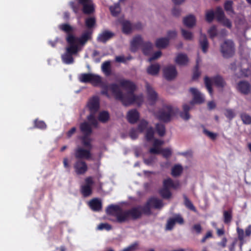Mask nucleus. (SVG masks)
<instances>
[{"instance_id": "nucleus-1", "label": "nucleus", "mask_w": 251, "mask_h": 251, "mask_svg": "<svg viewBox=\"0 0 251 251\" xmlns=\"http://www.w3.org/2000/svg\"><path fill=\"white\" fill-rule=\"evenodd\" d=\"M109 90L112 92L115 99L120 100L125 106H129L134 103L141 104L143 102L142 96L135 95L134 93H127L124 94L119 86L116 83H113L110 84L102 85L101 94L109 98Z\"/></svg>"}, {"instance_id": "nucleus-2", "label": "nucleus", "mask_w": 251, "mask_h": 251, "mask_svg": "<svg viewBox=\"0 0 251 251\" xmlns=\"http://www.w3.org/2000/svg\"><path fill=\"white\" fill-rule=\"evenodd\" d=\"M141 208V206H138L124 210L119 205L111 204L107 207L106 212L107 215L115 218V219H110V221L122 224L130 219L135 220L140 218L142 215Z\"/></svg>"}, {"instance_id": "nucleus-3", "label": "nucleus", "mask_w": 251, "mask_h": 251, "mask_svg": "<svg viewBox=\"0 0 251 251\" xmlns=\"http://www.w3.org/2000/svg\"><path fill=\"white\" fill-rule=\"evenodd\" d=\"M59 28L67 34L66 40L69 44V47L66 48V52L72 55L76 54L78 50V47L76 43V37L73 34V27L68 24H63L59 25Z\"/></svg>"}, {"instance_id": "nucleus-4", "label": "nucleus", "mask_w": 251, "mask_h": 251, "mask_svg": "<svg viewBox=\"0 0 251 251\" xmlns=\"http://www.w3.org/2000/svg\"><path fill=\"white\" fill-rule=\"evenodd\" d=\"M175 114L174 109L172 106L165 105L156 113L155 116L159 121L168 123Z\"/></svg>"}, {"instance_id": "nucleus-5", "label": "nucleus", "mask_w": 251, "mask_h": 251, "mask_svg": "<svg viewBox=\"0 0 251 251\" xmlns=\"http://www.w3.org/2000/svg\"><path fill=\"white\" fill-rule=\"evenodd\" d=\"M221 51L225 58H228L232 57L235 52L233 42L231 40H226L221 45Z\"/></svg>"}, {"instance_id": "nucleus-6", "label": "nucleus", "mask_w": 251, "mask_h": 251, "mask_svg": "<svg viewBox=\"0 0 251 251\" xmlns=\"http://www.w3.org/2000/svg\"><path fill=\"white\" fill-rule=\"evenodd\" d=\"M91 150L78 147L74 150V156L77 160H90L92 158Z\"/></svg>"}, {"instance_id": "nucleus-7", "label": "nucleus", "mask_w": 251, "mask_h": 251, "mask_svg": "<svg viewBox=\"0 0 251 251\" xmlns=\"http://www.w3.org/2000/svg\"><path fill=\"white\" fill-rule=\"evenodd\" d=\"M82 6V11L85 15L93 14L95 11V5L92 0H77Z\"/></svg>"}, {"instance_id": "nucleus-8", "label": "nucleus", "mask_w": 251, "mask_h": 251, "mask_svg": "<svg viewBox=\"0 0 251 251\" xmlns=\"http://www.w3.org/2000/svg\"><path fill=\"white\" fill-rule=\"evenodd\" d=\"M163 75L167 80L174 79L177 75V71L174 65H170L164 68Z\"/></svg>"}, {"instance_id": "nucleus-9", "label": "nucleus", "mask_w": 251, "mask_h": 251, "mask_svg": "<svg viewBox=\"0 0 251 251\" xmlns=\"http://www.w3.org/2000/svg\"><path fill=\"white\" fill-rule=\"evenodd\" d=\"M75 173L78 175L84 174L88 170L86 163L82 160H77L74 164Z\"/></svg>"}, {"instance_id": "nucleus-10", "label": "nucleus", "mask_w": 251, "mask_h": 251, "mask_svg": "<svg viewBox=\"0 0 251 251\" xmlns=\"http://www.w3.org/2000/svg\"><path fill=\"white\" fill-rule=\"evenodd\" d=\"M120 86L127 91V93H134L136 89L135 84L129 80L121 79L119 81Z\"/></svg>"}, {"instance_id": "nucleus-11", "label": "nucleus", "mask_w": 251, "mask_h": 251, "mask_svg": "<svg viewBox=\"0 0 251 251\" xmlns=\"http://www.w3.org/2000/svg\"><path fill=\"white\" fill-rule=\"evenodd\" d=\"M91 113H96L100 108V100L97 96H94L89 100L87 104Z\"/></svg>"}, {"instance_id": "nucleus-12", "label": "nucleus", "mask_w": 251, "mask_h": 251, "mask_svg": "<svg viewBox=\"0 0 251 251\" xmlns=\"http://www.w3.org/2000/svg\"><path fill=\"white\" fill-rule=\"evenodd\" d=\"M143 40L140 35L135 36L130 43V50L133 52H135L139 47L142 46Z\"/></svg>"}, {"instance_id": "nucleus-13", "label": "nucleus", "mask_w": 251, "mask_h": 251, "mask_svg": "<svg viewBox=\"0 0 251 251\" xmlns=\"http://www.w3.org/2000/svg\"><path fill=\"white\" fill-rule=\"evenodd\" d=\"M150 153L151 154H162L163 156L166 158H168L172 155V150L169 148L165 149H155L151 148L149 150Z\"/></svg>"}, {"instance_id": "nucleus-14", "label": "nucleus", "mask_w": 251, "mask_h": 251, "mask_svg": "<svg viewBox=\"0 0 251 251\" xmlns=\"http://www.w3.org/2000/svg\"><path fill=\"white\" fill-rule=\"evenodd\" d=\"M146 87L148 100L151 102V104H153L157 99V94L148 83H146Z\"/></svg>"}, {"instance_id": "nucleus-15", "label": "nucleus", "mask_w": 251, "mask_h": 251, "mask_svg": "<svg viewBox=\"0 0 251 251\" xmlns=\"http://www.w3.org/2000/svg\"><path fill=\"white\" fill-rule=\"evenodd\" d=\"M190 92L193 95V100L191 102V104H193V102L200 104L204 101V99L203 96L196 88H191Z\"/></svg>"}, {"instance_id": "nucleus-16", "label": "nucleus", "mask_w": 251, "mask_h": 251, "mask_svg": "<svg viewBox=\"0 0 251 251\" xmlns=\"http://www.w3.org/2000/svg\"><path fill=\"white\" fill-rule=\"evenodd\" d=\"M114 33L108 30H104L100 34L97 38L98 42L105 43L108 40L113 38Z\"/></svg>"}, {"instance_id": "nucleus-17", "label": "nucleus", "mask_w": 251, "mask_h": 251, "mask_svg": "<svg viewBox=\"0 0 251 251\" xmlns=\"http://www.w3.org/2000/svg\"><path fill=\"white\" fill-rule=\"evenodd\" d=\"M126 117L128 122L130 124H134L138 121L139 113L136 109H132L128 112Z\"/></svg>"}, {"instance_id": "nucleus-18", "label": "nucleus", "mask_w": 251, "mask_h": 251, "mask_svg": "<svg viewBox=\"0 0 251 251\" xmlns=\"http://www.w3.org/2000/svg\"><path fill=\"white\" fill-rule=\"evenodd\" d=\"M237 89L241 93L247 95L251 90V85L250 83L245 81H240L237 85Z\"/></svg>"}, {"instance_id": "nucleus-19", "label": "nucleus", "mask_w": 251, "mask_h": 251, "mask_svg": "<svg viewBox=\"0 0 251 251\" xmlns=\"http://www.w3.org/2000/svg\"><path fill=\"white\" fill-rule=\"evenodd\" d=\"M79 128L83 135H91L93 132L91 125L87 122L81 123Z\"/></svg>"}, {"instance_id": "nucleus-20", "label": "nucleus", "mask_w": 251, "mask_h": 251, "mask_svg": "<svg viewBox=\"0 0 251 251\" xmlns=\"http://www.w3.org/2000/svg\"><path fill=\"white\" fill-rule=\"evenodd\" d=\"M89 205L91 209L94 211H100L102 209V203L98 198L91 200L89 202Z\"/></svg>"}, {"instance_id": "nucleus-21", "label": "nucleus", "mask_w": 251, "mask_h": 251, "mask_svg": "<svg viewBox=\"0 0 251 251\" xmlns=\"http://www.w3.org/2000/svg\"><path fill=\"white\" fill-rule=\"evenodd\" d=\"M92 32L88 30L84 32L81 36L77 38L76 37V43H78L79 44L83 45H84L91 37Z\"/></svg>"}, {"instance_id": "nucleus-22", "label": "nucleus", "mask_w": 251, "mask_h": 251, "mask_svg": "<svg viewBox=\"0 0 251 251\" xmlns=\"http://www.w3.org/2000/svg\"><path fill=\"white\" fill-rule=\"evenodd\" d=\"M148 204H151V206L155 209H160L163 206V203L162 200L158 198L152 197L148 201Z\"/></svg>"}, {"instance_id": "nucleus-23", "label": "nucleus", "mask_w": 251, "mask_h": 251, "mask_svg": "<svg viewBox=\"0 0 251 251\" xmlns=\"http://www.w3.org/2000/svg\"><path fill=\"white\" fill-rule=\"evenodd\" d=\"M199 43L202 51L206 53L208 48V42L205 34L201 35Z\"/></svg>"}, {"instance_id": "nucleus-24", "label": "nucleus", "mask_w": 251, "mask_h": 251, "mask_svg": "<svg viewBox=\"0 0 251 251\" xmlns=\"http://www.w3.org/2000/svg\"><path fill=\"white\" fill-rule=\"evenodd\" d=\"M90 83L92 84L94 86L100 85L101 88L102 85L105 84L102 83L101 77L100 75L93 74H92Z\"/></svg>"}, {"instance_id": "nucleus-25", "label": "nucleus", "mask_w": 251, "mask_h": 251, "mask_svg": "<svg viewBox=\"0 0 251 251\" xmlns=\"http://www.w3.org/2000/svg\"><path fill=\"white\" fill-rule=\"evenodd\" d=\"M212 79L214 85L218 88H224L226 84L224 78L220 75L214 76Z\"/></svg>"}, {"instance_id": "nucleus-26", "label": "nucleus", "mask_w": 251, "mask_h": 251, "mask_svg": "<svg viewBox=\"0 0 251 251\" xmlns=\"http://www.w3.org/2000/svg\"><path fill=\"white\" fill-rule=\"evenodd\" d=\"M169 44V39L168 38H160L157 39L155 42V46L159 49L166 48Z\"/></svg>"}, {"instance_id": "nucleus-27", "label": "nucleus", "mask_w": 251, "mask_h": 251, "mask_svg": "<svg viewBox=\"0 0 251 251\" xmlns=\"http://www.w3.org/2000/svg\"><path fill=\"white\" fill-rule=\"evenodd\" d=\"M142 51L145 55H150L152 51L153 45L150 42H143L142 46Z\"/></svg>"}, {"instance_id": "nucleus-28", "label": "nucleus", "mask_w": 251, "mask_h": 251, "mask_svg": "<svg viewBox=\"0 0 251 251\" xmlns=\"http://www.w3.org/2000/svg\"><path fill=\"white\" fill-rule=\"evenodd\" d=\"M188 61V58L187 55L183 53H179L176 59L175 62L179 65H185Z\"/></svg>"}, {"instance_id": "nucleus-29", "label": "nucleus", "mask_w": 251, "mask_h": 251, "mask_svg": "<svg viewBox=\"0 0 251 251\" xmlns=\"http://www.w3.org/2000/svg\"><path fill=\"white\" fill-rule=\"evenodd\" d=\"M184 25L188 27H192L196 24L195 17L192 15H190L183 19Z\"/></svg>"}, {"instance_id": "nucleus-30", "label": "nucleus", "mask_w": 251, "mask_h": 251, "mask_svg": "<svg viewBox=\"0 0 251 251\" xmlns=\"http://www.w3.org/2000/svg\"><path fill=\"white\" fill-rule=\"evenodd\" d=\"M90 136V135H83L80 138V140L82 144L84 147L91 150L92 149V145L91 144V139L89 137Z\"/></svg>"}, {"instance_id": "nucleus-31", "label": "nucleus", "mask_w": 251, "mask_h": 251, "mask_svg": "<svg viewBox=\"0 0 251 251\" xmlns=\"http://www.w3.org/2000/svg\"><path fill=\"white\" fill-rule=\"evenodd\" d=\"M179 184L175 183L173 180L170 178H168L167 179H164L163 183V188H166L169 189L171 188L174 189H176L178 186Z\"/></svg>"}, {"instance_id": "nucleus-32", "label": "nucleus", "mask_w": 251, "mask_h": 251, "mask_svg": "<svg viewBox=\"0 0 251 251\" xmlns=\"http://www.w3.org/2000/svg\"><path fill=\"white\" fill-rule=\"evenodd\" d=\"M160 68V67L158 64H151L147 68V72L150 75H155L158 74Z\"/></svg>"}, {"instance_id": "nucleus-33", "label": "nucleus", "mask_w": 251, "mask_h": 251, "mask_svg": "<svg viewBox=\"0 0 251 251\" xmlns=\"http://www.w3.org/2000/svg\"><path fill=\"white\" fill-rule=\"evenodd\" d=\"M154 130L152 126L149 127L145 132V138L147 141L151 142L154 139Z\"/></svg>"}, {"instance_id": "nucleus-34", "label": "nucleus", "mask_w": 251, "mask_h": 251, "mask_svg": "<svg viewBox=\"0 0 251 251\" xmlns=\"http://www.w3.org/2000/svg\"><path fill=\"white\" fill-rule=\"evenodd\" d=\"M80 191L84 198L88 197L92 194V187L88 185H82L81 187Z\"/></svg>"}, {"instance_id": "nucleus-35", "label": "nucleus", "mask_w": 251, "mask_h": 251, "mask_svg": "<svg viewBox=\"0 0 251 251\" xmlns=\"http://www.w3.org/2000/svg\"><path fill=\"white\" fill-rule=\"evenodd\" d=\"M61 58L63 63L66 64H71L74 62L73 55L67 52L62 55Z\"/></svg>"}, {"instance_id": "nucleus-36", "label": "nucleus", "mask_w": 251, "mask_h": 251, "mask_svg": "<svg viewBox=\"0 0 251 251\" xmlns=\"http://www.w3.org/2000/svg\"><path fill=\"white\" fill-rule=\"evenodd\" d=\"M190 109V107L186 104L183 105V112H181L180 113V116L185 120H188L190 118V115L189 111Z\"/></svg>"}, {"instance_id": "nucleus-37", "label": "nucleus", "mask_w": 251, "mask_h": 251, "mask_svg": "<svg viewBox=\"0 0 251 251\" xmlns=\"http://www.w3.org/2000/svg\"><path fill=\"white\" fill-rule=\"evenodd\" d=\"M85 24L86 26L91 29L94 27L96 24V19L94 16L89 17L85 20Z\"/></svg>"}, {"instance_id": "nucleus-38", "label": "nucleus", "mask_w": 251, "mask_h": 251, "mask_svg": "<svg viewBox=\"0 0 251 251\" xmlns=\"http://www.w3.org/2000/svg\"><path fill=\"white\" fill-rule=\"evenodd\" d=\"M155 130L158 135L160 137H163L166 133L165 126L164 124L157 123L155 125Z\"/></svg>"}, {"instance_id": "nucleus-39", "label": "nucleus", "mask_w": 251, "mask_h": 251, "mask_svg": "<svg viewBox=\"0 0 251 251\" xmlns=\"http://www.w3.org/2000/svg\"><path fill=\"white\" fill-rule=\"evenodd\" d=\"M183 171V168L181 165L177 164L175 165L172 169V175L174 177L180 176Z\"/></svg>"}, {"instance_id": "nucleus-40", "label": "nucleus", "mask_w": 251, "mask_h": 251, "mask_svg": "<svg viewBox=\"0 0 251 251\" xmlns=\"http://www.w3.org/2000/svg\"><path fill=\"white\" fill-rule=\"evenodd\" d=\"M122 31L125 34H129L131 32L132 26L131 23L128 21H125L122 23Z\"/></svg>"}, {"instance_id": "nucleus-41", "label": "nucleus", "mask_w": 251, "mask_h": 251, "mask_svg": "<svg viewBox=\"0 0 251 251\" xmlns=\"http://www.w3.org/2000/svg\"><path fill=\"white\" fill-rule=\"evenodd\" d=\"M215 16L217 20L220 22L225 18V15L222 7H217L216 9Z\"/></svg>"}, {"instance_id": "nucleus-42", "label": "nucleus", "mask_w": 251, "mask_h": 251, "mask_svg": "<svg viewBox=\"0 0 251 251\" xmlns=\"http://www.w3.org/2000/svg\"><path fill=\"white\" fill-rule=\"evenodd\" d=\"M224 222L225 224H229L231 222L232 215V210H225L223 213Z\"/></svg>"}, {"instance_id": "nucleus-43", "label": "nucleus", "mask_w": 251, "mask_h": 251, "mask_svg": "<svg viewBox=\"0 0 251 251\" xmlns=\"http://www.w3.org/2000/svg\"><path fill=\"white\" fill-rule=\"evenodd\" d=\"M148 125L149 123L147 120L144 119L141 120L140 121L137 127V129L139 132L143 133L145 129L147 130V129L148 128Z\"/></svg>"}, {"instance_id": "nucleus-44", "label": "nucleus", "mask_w": 251, "mask_h": 251, "mask_svg": "<svg viewBox=\"0 0 251 251\" xmlns=\"http://www.w3.org/2000/svg\"><path fill=\"white\" fill-rule=\"evenodd\" d=\"M159 193L161 197L164 199H169L172 196V193L170 190L164 188L160 189Z\"/></svg>"}, {"instance_id": "nucleus-45", "label": "nucleus", "mask_w": 251, "mask_h": 251, "mask_svg": "<svg viewBox=\"0 0 251 251\" xmlns=\"http://www.w3.org/2000/svg\"><path fill=\"white\" fill-rule=\"evenodd\" d=\"M204 80L205 87L209 94L212 96L213 95V89L212 87V79L211 80L209 77L206 76Z\"/></svg>"}, {"instance_id": "nucleus-46", "label": "nucleus", "mask_w": 251, "mask_h": 251, "mask_svg": "<svg viewBox=\"0 0 251 251\" xmlns=\"http://www.w3.org/2000/svg\"><path fill=\"white\" fill-rule=\"evenodd\" d=\"M109 119V114L108 112L103 111L100 113L98 119L102 123H106Z\"/></svg>"}, {"instance_id": "nucleus-47", "label": "nucleus", "mask_w": 251, "mask_h": 251, "mask_svg": "<svg viewBox=\"0 0 251 251\" xmlns=\"http://www.w3.org/2000/svg\"><path fill=\"white\" fill-rule=\"evenodd\" d=\"M92 74L84 73L81 74L79 77V80L83 83H90Z\"/></svg>"}, {"instance_id": "nucleus-48", "label": "nucleus", "mask_w": 251, "mask_h": 251, "mask_svg": "<svg viewBox=\"0 0 251 251\" xmlns=\"http://www.w3.org/2000/svg\"><path fill=\"white\" fill-rule=\"evenodd\" d=\"M109 9L112 15L115 17L117 16L121 11L120 5L118 3L110 6Z\"/></svg>"}, {"instance_id": "nucleus-49", "label": "nucleus", "mask_w": 251, "mask_h": 251, "mask_svg": "<svg viewBox=\"0 0 251 251\" xmlns=\"http://www.w3.org/2000/svg\"><path fill=\"white\" fill-rule=\"evenodd\" d=\"M96 113H91L90 114L87 116V120L90 122L91 125L95 127H97L98 125V122L97 120V119L95 118V114Z\"/></svg>"}, {"instance_id": "nucleus-50", "label": "nucleus", "mask_w": 251, "mask_h": 251, "mask_svg": "<svg viewBox=\"0 0 251 251\" xmlns=\"http://www.w3.org/2000/svg\"><path fill=\"white\" fill-rule=\"evenodd\" d=\"M34 127L40 129H45L47 127V125L44 121L36 119L34 121Z\"/></svg>"}, {"instance_id": "nucleus-51", "label": "nucleus", "mask_w": 251, "mask_h": 251, "mask_svg": "<svg viewBox=\"0 0 251 251\" xmlns=\"http://www.w3.org/2000/svg\"><path fill=\"white\" fill-rule=\"evenodd\" d=\"M233 2L231 0H226L224 4V9L227 12H230L232 14L234 13L233 9Z\"/></svg>"}, {"instance_id": "nucleus-52", "label": "nucleus", "mask_w": 251, "mask_h": 251, "mask_svg": "<svg viewBox=\"0 0 251 251\" xmlns=\"http://www.w3.org/2000/svg\"><path fill=\"white\" fill-rule=\"evenodd\" d=\"M202 231V227L200 224L194 225L191 228V232L193 234H200Z\"/></svg>"}, {"instance_id": "nucleus-53", "label": "nucleus", "mask_w": 251, "mask_h": 251, "mask_svg": "<svg viewBox=\"0 0 251 251\" xmlns=\"http://www.w3.org/2000/svg\"><path fill=\"white\" fill-rule=\"evenodd\" d=\"M183 198L184 199V204L186 207L193 211H196L195 207L194 206L193 204L190 201V200H189V199L187 197V196L184 195Z\"/></svg>"}, {"instance_id": "nucleus-54", "label": "nucleus", "mask_w": 251, "mask_h": 251, "mask_svg": "<svg viewBox=\"0 0 251 251\" xmlns=\"http://www.w3.org/2000/svg\"><path fill=\"white\" fill-rule=\"evenodd\" d=\"M240 118L244 124L249 125L251 124V117L249 115L245 113H242L240 114Z\"/></svg>"}, {"instance_id": "nucleus-55", "label": "nucleus", "mask_w": 251, "mask_h": 251, "mask_svg": "<svg viewBox=\"0 0 251 251\" xmlns=\"http://www.w3.org/2000/svg\"><path fill=\"white\" fill-rule=\"evenodd\" d=\"M101 68L103 72L107 75H109L111 72L110 62L108 61H105L102 63Z\"/></svg>"}, {"instance_id": "nucleus-56", "label": "nucleus", "mask_w": 251, "mask_h": 251, "mask_svg": "<svg viewBox=\"0 0 251 251\" xmlns=\"http://www.w3.org/2000/svg\"><path fill=\"white\" fill-rule=\"evenodd\" d=\"M215 14L212 10L207 11L205 14V19L207 22L210 23L214 18Z\"/></svg>"}, {"instance_id": "nucleus-57", "label": "nucleus", "mask_w": 251, "mask_h": 251, "mask_svg": "<svg viewBox=\"0 0 251 251\" xmlns=\"http://www.w3.org/2000/svg\"><path fill=\"white\" fill-rule=\"evenodd\" d=\"M201 72L199 70V64L198 62H197V63L195 67V69L194 70L193 76H192V79L194 80H195L197 79L199 76H200Z\"/></svg>"}, {"instance_id": "nucleus-58", "label": "nucleus", "mask_w": 251, "mask_h": 251, "mask_svg": "<svg viewBox=\"0 0 251 251\" xmlns=\"http://www.w3.org/2000/svg\"><path fill=\"white\" fill-rule=\"evenodd\" d=\"M79 4H79V3H76L74 1H71L69 3V5H70L71 8L72 9L74 12H75L76 14L78 13V12L79 11V9H80Z\"/></svg>"}, {"instance_id": "nucleus-59", "label": "nucleus", "mask_w": 251, "mask_h": 251, "mask_svg": "<svg viewBox=\"0 0 251 251\" xmlns=\"http://www.w3.org/2000/svg\"><path fill=\"white\" fill-rule=\"evenodd\" d=\"M203 132L204 134H205L206 136H207L209 138H210L212 140H215L217 136V133H215L210 132L205 128L203 129Z\"/></svg>"}, {"instance_id": "nucleus-60", "label": "nucleus", "mask_w": 251, "mask_h": 251, "mask_svg": "<svg viewBox=\"0 0 251 251\" xmlns=\"http://www.w3.org/2000/svg\"><path fill=\"white\" fill-rule=\"evenodd\" d=\"M182 35L183 38L186 40H191L193 37L192 32L186 30L184 29H181Z\"/></svg>"}, {"instance_id": "nucleus-61", "label": "nucleus", "mask_w": 251, "mask_h": 251, "mask_svg": "<svg viewBox=\"0 0 251 251\" xmlns=\"http://www.w3.org/2000/svg\"><path fill=\"white\" fill-rule=\"evenodd\" d=\"M208 32L210 38H214L217 35L216 27L214 25L212 26L208 30Z\"/></svg>"}, {"instance_id": "nucleus-62", "label": "nucleus", "mask_w": 251, "mask_h": 251, "mask_svg": "<svg viewBox=\"0 0 251 251\" xmlns=\"http://www.w3.org/2000/svg\"><path fill=\"white\" fill-rule=\"evenodd\" d=\"M132 59L131 56L125 58L124 56H117L115 57V61L117 62L126 63V60H129Z\"/></svg>"}, {"instance_id": "nucleus-63", "label": "nucleus", "mask_w": 251, "mask_h": 251, "mask_svg": "<svg viewBox=\"0 0 251 251\" xmlns=\"http://www.w3.org/2000/svg\"><path fill=\"white\" fill-rule=\"evenodd\" d=\"M151 204H148V201H147L146 204L144 206H141V210H142V213H144L145 214H149L151 213Z\"/></svg>"}, {"instance_id": "nucleus-64", "label": "nucleus", "mask_w": 251, "mask_h": 251, "mask_svg": "<svg viewBox=\"0 0 251 251\" xmlns=\"http://www.w3.org/2000/svg\"><path fill=\"white\" fill-rule=\"evenodd\" d=\"M98 228L99 230L105 229L107 230H110L112 229V226L107 223H101L98 226Z\"/></svg>"}]
</instances>
